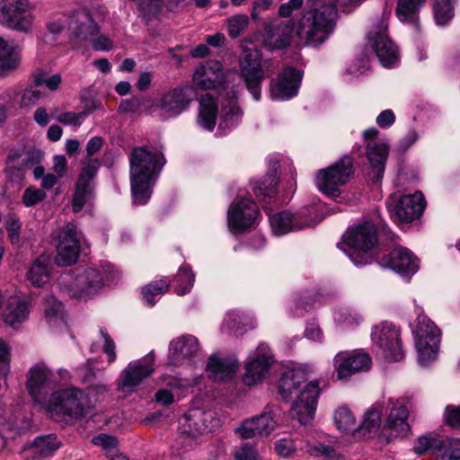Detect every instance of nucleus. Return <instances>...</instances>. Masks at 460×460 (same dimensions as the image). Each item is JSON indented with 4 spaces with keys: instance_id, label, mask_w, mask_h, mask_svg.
<instances>
[{
    "instance_id": "obj_1",
    "label": "nucleus",
    "mask_w": 460,
    "mask_h": 460,
    "mask_svg": "<svg viewBox=\"0 0 460 460\" xmlns=\"http://www.w3.org/2000/svg\"><path fill=\"white\" fill-rule=\"evenodd\" d=\"M279 393L286 400L294 402L291 414L302 425L309 424L314 418L320 394L317 381H307L305 371L301 367L286 370L279 381Z\"/></svg>"
},
{
    "instance_id": "obj_2",
    "label": "nucleus",
    "mask_w": 460,
    "mask_h": 460,
    "mask_svg": "<svg viewBox=\"0 0 460 460\" xmlns=\"http://www.w3.org/2000/svg\"><path fill=\"white\" fill-rule=\"evenodd\" d=\"M164 164V156L160 151L150 150L146 146L132 150L129 156V176L133 204L147 203Z\"/></svg>"
},
{
    "instance_id": "obj_3",
    "label": "nucleus",
    "mask_w": 460,
    "mask_h": 460,
    "mask_svg": "<svg viewBox=\"0 0 460 460\" xmlns=\"http://www.w3.org/2000/svg\"><path fill=\"white\" fill-rule=\"evenodd\" d=\"M118 272L110 262L98 268L76 269L65 272L58 279L60 290L72 298L87 300L98 295L105 284L113 283Z\"/></svg>"
},
{
    "instance_id": "obj_4",
    "label": "nucleus",
    "mask_w": 460,
    "mask_h": 460,
    "mask_svg": "<svg viewBox=\"0 0 460 460\" xmlns=\"http://www.w3.org/2000/svg\"><path fill=\"white\" fill-rule=\"evenodd\" d=\"M338 19L334 4L314 5L303 14L297 25V36L307 45L318 47L332 33Z\"/></svg>"
},
{
    "instance_id": "obj_5",
    "label": "nucleus",
    "mask_w": 460,
    "mask_h": 460,
    "mask_svg": "<svg viewBox=\"0 0 460 460\" xmlns=\"http://www.w3.org/2000/svg\"><path fill=\"white\" fill-rule=\"evenodd\" d=\"M89 396L81 389L68 387L53 391L44 411L57 421L79 420L93 408Z\"/></svg>"
},
{
    "instance_id": "obj_6",
    "label": "nucleus",
    "mask_w": 460,
    "mask_h": 460,
    "mask_svg": "<svg viewBox=\"0 0 460 460\" xmlns=\"http://www.w3.org/2000/svg\"><path fill=\"white\" fill-rule=\"evenodd\" d=\"M376 241V231L373 224L365 222L349 228L338 247L356 266H359L371 261V250Z\"/></svg>"
},
{
    "instance_id": "obj_7",
    "label": "nucleus",
    "mask_w": 460,
    "mask_h": 460,
    "mask_svg": "<svg viewBox=\"0 0 460 460\" xmlns=\"http://www.w3.org/2000/svg\"><path fill=\"white\" fill-rule=\"evenodd\" d=\"M58 376L62 380L68 379L66 369L57 372L49 369L45 364L31 367L26 376V388L33 402L44 410L49 403V392L58 385Z\"/></svg>"
},
{
    "instance_id": "obj_8",
    "label": "nucleus",
    "mask_w": 460,
    "mask_h": 460,
    "mask_svg": "<svg viewBox=\"0 0 460 460\" xmlns=\"http://www.w3.org/2000/svg\"><path fill=\"white\" fill-rule=\"evenodd\" d=\"M155 372V353L149 351L144 357L129 361L120 371L116 389L125 396L136 393L144 382Z\"/></svg>"
},
{
    "instance_id": "obj_9",
    "label": "nucleus",
    "mask_w": 460,
    "mask_h": 460,
    "mask_svg": "<svg viewBox=\"0 0 460 460\" xmlns=\"http://www.w3.org/2000/svg\"><path fill=\"white\" fill-rule=\"evenodd\" d=\"M412 332L419 363L429 366L437 359L441 332L427 315L420 314L416 319Z\"/></svg>"
},
{
    "instance_id": "obj_10",
    "label": "nucleus",
    "mask_w": 460,
    "mask_h": 460,
    "mask_svg": "<svg viewBox=\"0 0 460 460\" xmlns=\"http://www.w3.org/2000/svg\"><path fill=\"white\" fill-rule=\"evenodd\" d=\"M98 31L99 27L87 10H76L72 15L68 32L73 40L76 43L91 41L96 50H110L112 48L111 40L105 36L96 37Z\"/></svg>"
},
{
    "instance_id": "obj_11",
    "label": "nucleus",
    "mask_w": 460,
    "mask_h": 460,
    "mask_svg": "<svg viewBox=\"0 0 460 460\" xmlns=\"http://www.w3.org/2000/svg\"><path fill=\"white\" fill-rule=\"evenodd\" d=\"M33 4L29 0H0V24L22 33L32 30Z\"/></svg>"
},
{
    "instance_id": "obj_12",
    "label": "nucleus",
    "mask_w": 460,
    "mask_h": 460,
    "mask_svg": "<svg viewBox=\"0 0 460 460\" xmlns=\"http://www.w3.org/2000/svg\"><path fill=\"white\" fill-rule=\"evenodd\" d=\"M371 341L376 354L387 361H400L404 353L402 348L400 331L394 324L383 322L375 325Z\"/></svg>"
},
{
    "instance_id": "obj_13",
    "label": "nucleus",
    "mask_w": 460,
    "mask_h": 460,
    "mask_svg": "<svg viewBox=\"0 0 460 460\" xmlns=\"http://www.w3.org/2000/svg\"><path fill=\"white\" fill-rule=\"evenodd\" d=\"M352 172V159L344 156L334 164L318 172L316 186L322 193L336 199L341 194V187L348 182Z\"/></svg>"
},
{
    "instance_id": "obj_14",
    "label": "nucleus",
    "mask_w": 460,
    "mask_h": 460,
    "mask_svg": "<svg viewBox=\"0 0 460 460\" xmlns=\"http://www.w3.org/2000/svg\"><path fill=\"white\" fill-rule=\"evenodd\" d=\"M366 49L373 52L384 67H393L399 62L397 46L387 35V23L382 21L367 34Z\"/></svg>"
},
{
    "instance_id": "obj_15",
    "label": "nucleus",
    "mask_w": 460,
    "mask_h": 460,
    "mask_svg": "<svg viewBox=\"0 0 460 460\" xmlns=\"http://www.w3.org/2000/svg\"><path fill=\"white\" fill-rule=\"evenodd\" d=\"M426 201L420 191L413 194H393L386 200V208L392 219L398 224L411 223L423 213Z\"/></svg>"
},
{
    "instance_id": "obj_16",
    "label": "nucleus",
    "mask_w": 460,
    "mask_h": 460,
    "mask_svg": "<svg viewBox=\"0 0 460 460\" xmlns=\"http://www.w3.org/2000/svg\"><path fill=\"white\" fill-rule=\"evenodd\" d=\"M316 208L311 207L296 214L280 211L270 215L269 222L271 232L274 235L282 236L290 232L314 227L323 219L322 217H313Z\"/></svg>"
},
{
    "instance_id": "obj_17",
    "label": "nucleus",
    "mask_w": 460,
    "mask_h": 460,
    "mask_svg": "<svg viewBox=\"0 0 460 460\" xmlns=\"http://www.w3.org/2000/svg\"><path fill=\"white\" fill-rule=\"evenodd\" d=\"M419 455L430 453L448 460L460 459V438L443 437L437 433H428L419 437L413 446Z\"/></svg>"
},
{
    "instance_id": "obj_18",
    "label": "nucleus",
    "mask_w": 460,
    "mask_h": 460,
    "mask_svg": "<svg viewBox=\"0 0 460 460\" xmlns=\"http://www.w3.org/2000/svg\"><path fill=\"white\" fill-rule=\"evenodd\" d=\"M372 358L364 349L342 350L333 357V369L341 382H349L352 376L371 368Z\"/></svg>"
},
{
    "instance_id": "obj_19",
    "label": "nucleus",
    "mask_w": 460,
    "mask_h": 460,
    "mask_svg": "<svg viewBox=\"0 0 460 460\" xmlns=\"http://www.w3.org/2000/svg\"><path fill=\"white\" fill-rule=\"evenodd\" d=\"M261 214L257 204L250 199L234 201L227 211V226L232 234L242 233L257 226Z\"/></svg>"
},
{
    "instance_id": "obj_20",
    "label": "nucleus",
    "mask_w": 460,
    "mask_h": 460,
    "mask_svg": "<svg viewBox=\"0 0 460 460\" xmlns=\"http://www.w3.org/2000/svg\"><path fill=\"white\" fill-rule=\"evenodd\" d=\"M274 363L270 348L265 342L250 352L245 361V372L243 376L244 385L252 386L263 381L269 375L270 368Z\"/></svg>"
},
{
    "instance_id": "obj_21",
    "label": "nucleus",
    "mask_w": 460,
    "mask_h": 460,
    "mask_svg": "<svg viewBox=\"0 0 460 460\" xmlns=\"http://www.w3.org/2000/svg\"><path fill=\"white\" fill-rule=\"evenodd\" d=\"M221 424L217 413L213 410L191 409L179 420V429L190 437H198L212 432Z\"/></svg>"
},
{
    "instance_id": "obj_22",
    "label": "nucleus",
    "mask_w": 460,
    "mask_h": 460,
    "mask_svg": "<svg viewBox=\"0 0 460 460\" xmlns=\"http://www.w3.org/2000/svg\"><path fill=\"white\" fill-rule=\"evenodd\" d=\"M411 399L408 396L387 400V417L383 430L391 437H404L410 430L408 422Z\"/></svg>"
},
{
    "instance_id": "obj_23",
    "label": "nucleus",
    "mask_w": 460,
    "mask_h": 460,
    "mask_svg": "<svg viewBox=\"0 0 460 460\" xmlns=\"http://www.w3.org/2000/svg\"><path fill=\"white\" fill-rule=\"evenodd\" d=\"M83 234L73 223H67L60 228L57 235L56 262L59 266H68L75 263L81 251Z\"/></svg>"
},
{
    "instance_id": "obj_24",
    "label": "nucleus",
    "mask_w": 460,
    "mask_h": 460,
    "mask_svg": "<svg viewBox=\"0 0 460 460\" xmlns=\"http://www.w3.org/2000/svg\"><path fill=\"white\" fill-rule=\"evenodd\" d=\"M279 413L277 407L267 408L261 414L244 420L235 432L242 438L267 437L278 427Z\"/></svg>"
},
{
    "instance_id": "obj_25",
    "label": "nucleus",
    "mask_w": 460,
    "mask_h": 460,
    "mask_svg": "<svg viewBox=\"0 0 460 460\" xmlns=\"http://www.w3.org/2000/svg\"><path fill=\"white\" fill-rule=\"evenodd\" d=\"M379 131L370 128L363 131L366 155L372 168L373 180L379 181L384 174L389 148L385 142L377 140Z\"/></svg>"
},
{
    "instance_id": "obj_26",
    "label": "nucleus",
    "mask_w": 460,
    "mask_h": 460,
    "mask_svg": "<svg viewBox=\"0 0 460 460\" xmlns=\"http://www.w3.org/2000/svg\"><path fill=\"white\" fill-rule=\"evenodd\" d=\"M196 97L193 87L190 85L177 86L163 94L158 107L165 118H175L188 110Z\"/></svg>"
},
{
    "instance_id": "obj_27",
    "label": "nucleus",
    "mask_w": 460,
    "mask_h": 460,
    "mask_svg": "<svg viewBox=\"0 0 460 460\" xmlns=\"http://www.w3.org/2000/svg\"><path fill=\"white\" fill-rule=\"evenodd\" d=\"M381 267L388 268L405 279H410L420 268L418 258L408 248L394 247L388 254L378 259Z\"/></svg>"
},
{
    "instance_id": "obj_28",
    "label": "nucleus",
    "mask_w": 460,
    "mask_h": 460,
    "mask_svg": "<svg viewBox=\"0 0 460 460\" xmlns=\"http://www.w3.org/2000/svg\"><path fill=\"white\" fill-rule=\"evenodd\" d=\"M237 99V92L234 89L221 95L217 128L219 135L228 134L242 123L243 111L239 106Z\"/></svg>"
},
{
    "instance_id": "obj_29",
    "label": "nucleus",
    "mask_w": 460,
    "mask_h": 460,
    "mask_svg": "<svg viewBox=\"0 0 460 460\" xmlns=\"http://www.w3.org/2000/svg\"><path fill=\"white\" fill-rule=\"evenodd\" d=\"M240 70L247 90L255 101H260L264 71L256 50H245L243 52L240 61Z\"/></svg>"
},
{
    "instance_id": "obj_30",
    "label": "nucleus",
    "mask_w": 460,
    "mask_h": 460,
    "mask_svg": "<svg viewBox=\"0 0 460 460\" xmlns=\"http://www.w3.org/2000/svg\"><path fill=\"white\" fill-rule=\"evenodd\" d=\"M302 78V71L291 66L285 67L270 83L271 98L288 101L296 96Z\"/></svg>"
},
{
    "instance_id": "obj_31",
    "label": "nucleus",
    "mask_w": 460,
    "mask_h": 460,
    "mask_svg": "<svg viewBox=\"0 0 460 460\" xmlns=\"http://www.w3.org/2000/svg\"><path fill=\"white\" fill-rule=\"evenodd\" d=\"M199 353L198 339L191 334H184L170 342L167 363L172 366L181 365L185 360L198 357Z\"/></svg>"
},
{
    "instance_id": "obj_32",
    "label": "nucleus",
    "mask_w": 460,
    "mask_h": 460,
    "mask_svg": "<svg viewBox=\"0 0 460 460\" xmlns=\"http://www.w3.org/2000/svg\"><path fill=\"white\" fill-rule=\"evenodd\" d=\"M222 65L216 60H208L199 65L193 74V84L200 90L219 87L224 82Z\"/></svg>"
},
{
    "instance_id": "obj_33",
    "label": "nucleus",
    "mask_w": 460,
    "mask_h": 460,
    "mask_svg": "<svg viewBox=\"0 0 460 460\" xmlns=\"http://www.w3.org/2000/svg\"><path fill=\"white\" fill-rule=\"evenodd\" d=\"M238 367L239 364L235 358L215 353L208 358L206 370L211 380L222 382L233 379Z\"/></svg>"
},
{
    "instance_id": "obj_34",
    "label": "nucleus",
    "mask_w": 460,
    "mask_h": 460,
    "mask_svg": "<svg viewBox=\"0 0 460 460\" xmlns=\"http://www.w3.org/2000/svg\"><path fill=\"white\" fill-rule=\"evenodd\" d=\"M97 167L94 164L84 166L75 184V190L72 199V208L75 213L83 209L93 195V181Z\"/></svg>"
},
{
    "instance_id": "obj_35",
    "label": "nucleus",
    "mask_w": 460,
    "mask_h": 460,
    "mask_svg": "<svg viewBox=\"0 0 460 460\" xmlns=\"http://www.w3.org/2000/svg\"><path fill=\"white\" fill-rule=\"evenodd\" d=\"M257 322L252 313L232 310L226 314L220 331L223 333L239 336L243 335L247 330L254 329Z\"/></svg>"
},
{
    "instance_id": "obj_36",
    "label": "nucleus",
    "mask_w": 460,
    "mask_h": 460,
    "mask_svg": "<svg viewBox=\"0 0 460 460\" xmlns=\"http://www.w3.org/2000/svg\"><path fill=\"white\" fill-rule=\"evenodd\" d=\"M31 305L27 299L20 296H11L4 309V323L13 329H17L25 322L30 314Z\"/></svg>"
},
{
    "instance_id": "obj_37",
    "label": "nucleus",
    "mask_w": 460,
    "mask_h": 460,
    "mask_svg": "<svg viewBox=\"0 0 460 460\" xmlns=\"http://www.w3.org/2000/svg\"><path fill=\"white\" fill-rule=\"evenodd\" d=\"M162 385L165 387L160 388L155 394V402L163 406H169L175 402V390H181L190 386V384L175 376L163 375L160 377Z\"/></svg>"
},
{
    "instance_id": "obj_38",
    "label": "nucleus",
    "mask_w": 460,
    "mask_h": 460,
    "mask_svg": "<svg viewBox=\"0 0 460 460\" xmlns=\"http://www.w3.org/2000/svg\"><path fill=\"white\" fill-rule=\"evenodd\" d=\"M218 112L217 102L211 95L205 94L199 101V111L197 117L198 126L202 129L212 131L216 127Z\"/></svg>"
},
{
    "instance_id": "obj_39",
    "label": "nucleus",
    "mask_w": 460,
    "mask_h": 460,
    "mask_svg": "<svg viewBox=\"0 0 460 460\" xmlns=\"http://www.w3.org/2000/svg\"><path fill=\"white\" fill-rule=\"evenodd\" d=\"M26 278L31 285L36 288L47 284L50 279L49 258L46 256L37 258L29 268Z\"/></svg>"
},
{
    "instance_id": "obj_40",
    "label": "nucleus",
    "mask_w": 460,
    "mask_h": 460,
    "mask_svg": "<svg viewBox=\"0 0 460 460\" xmlns=\"http://www.w3.org/2000/svg\"><path fill=\"white\" fill-rule=\"evenodd\" d=\"M277 183V170L272 168L262 181L253 183L252 190L255 197L264 204L270 203L276 195Z\"/></svg>"
},
{
    "instance_id": "obj_41",
    "label": "nucleus",
    "mask_w": 460,
    "mask_h": 460,
    "mask_svg": "<svg viewBox=\"0 0 460 460\" xmlns=\"http://www.w3.org/2000/svg\"><path fill=\"white\" fill-rule=\"evenodd\" d=\"M59 447L60 442L57 437L49 434L36 438L31 446L24 448V451H31L37 458H41L51 456Z\"/></svg>"
},
{
    "instance_id": "obj_42",
    "label": "nucleus",
    "mask_w": 460,
    "mask_h": 460,
    "mask_svg": "<svg viewBox=\"0 0 460 460\" xmlns=\"http://www.w3.org/2000/svg\"><path fill=\"white\" fill-rule=\"evenodd\" d=\"M384 406L381 403L373 404L364 414L359 426L360 430L368 436L376 434L382 424Z\"/></svg>"
},
{
    "instance_id": "obj_43",
    "label": "nucleus",
    "mask_w": 460,
    "mask_h": 460,
    "mask_svg": "<svg viewBox=\"0 0 460 460\" xmlns=\"http://www.w3.org/2000/svg\"><path fill=\"white\" fill-rule=\"evenodd\" d=\"M19 63V50L0 38V75L14 70Z\"/></svg>"
},
{
    "instance_id": "obj_44",
    "label": "nucleus",
    "mask_w": 460,
    "mask_h": 460,
    "mask_svg": "<svg viewBox=\"0 0 460 460\" xmlns=\"http://www.w3.org/2000/svg\"><path fill=\"white\" fill-rule=\"evenodd\" d=\"M43 307L45 321L50 328H58L64 323L63 306L55 296H46Z\"/></svg>"
},
{
    "instance_id": "obj_45",
    "label": "nucleus",
    "mask_w": 460,
    "mask_h": 460,
    "mask_svg": "<svg viewBox=\"0 0 460 460\" xmlns=\"http://www.w3.org/2000/svg\"><path fill=\"white\" fill-rule=\"evenodd\" d=\"M292 28L281 23L268 31L266 44L271 49H281L286 48L291 39Z\"/></svg>"
},
{
    "instance_id": "obj_46",
    "label": "nucleus",
    "mask_w": 460,
    "mask_h": 460,
    "mask_svg": "<svg viewBox=\"0 0 460 460\" xmlns=\"http://www.w3.org/2000/svg\"><path fill=\"white\" fill-rule=\"evenodd\" d=\"M335 323L342 330L353 329L362 322L361 314L351 307L342 306L333 313Z\"/></svg>"
},
{
    "instance_id": "obj_47",
    "label": "nucleus",
    "mask_w": 460,
    "mask_h": 460,
    "mask_svg": "<svg viewBox=\"0 0 460 460\" xmlns=\"http://www.w3.org/2000/svg\"><path fill=\"white\" fill-rule=\"evenodd\" d=\"M333 422L340 431L345 433L352 432L358 428L355 414L345 405L339 406L334 410Z\"/></svg>"
},
{
    "instance_id": "obj_48",
    "label": "nucleus",
    "mask_w": 460,
    "mask_h": 460,
    "mask_svg": "<svg viewBox=\"0 0 460 460\" xmlns=\"http://www.w3.org/2000/svg\"><path fill=\"white\" fill-rule=\"evenodd\" d=\"M426 0H398L396 15L402 22L414 23L420 6Z\"/></svg>"
},
{
    "instance_id": "obj_49",
    "label": "nucleus",
    "mask_w": 460,
    "mask_h": 460,
    "mask_svg": "<svg viewBox=\"0 0 460 460\" xmlns=\"http://www.w3.org/2000/svg\"><path fill=\"white\" fill-rule=\"evenodd\" d=\"M195 281V274L189 265L180 267L177 274L172 281L174 291L179 296H183L190 291Z\"/></svg>"
},
{
    "instance_id": "obj_50",
    "label": "nucleus",
    "mask_w": 460,
    "mask_h": 460,
    "mask_svg": "<svg viewBox=\"0 0 460 460\" xmlns=\"http://www.w3.org/2000/svg\"><path fill=\"white\" fill-rule=\"evenodd\" d=\"M306 453L314 457L324 456L327 460H340L341 455L331 446L320 442L305 440Z\"/></svg>"
},
{
    "instance_id": "obj_51",
    "label": "nucleus",
    "mask_w": 460,
    "mask_h": 460,
    "mask_svg": "<svg viewBox=\"0 0 460 460\" xmlns=\"http://www.w3.org/2000/svg\"><path fill=\"white\" fill-rule=\"evenodd\" d=\"M438 2L434 0L433 14L436 23L442 26L454 17V0H442L438 3V6L437 5Z\"/></svg>"
},
{
    "instance_id": "obj_52",
    "label": "nucleus",
    "mask_w": 460,
    "mask_h": 460,
    "mask_svg": "<svg viewBox=\"0 0 460 460\" xmlns=\"http://www.w3.org/2000/svg\"><path fill=\"white\" fill-rule=\"evenodd\" d=\"M168 288L169 283L166 279L151 282L142 288V296L144 301L148 305H154L156 296H161L165 291H167Z\"/></svg>"
},
{
    "instance_id": "obj_53",
    "label": "nucleus",
    "mask_w": 460,
    "mask_h": 460,
    "mask_svg": "<svg viewBox=\"0 0 460 460\" xmlns=\"http://www.w3.org/2000/svg\"><path fill=\"white\" fill-rule=\"evenodd\" d=\"M250 19L244 13H237L226 20L227 32L230 38L235 39L243 32L248 25Z\"/></svg>"
},
{
    "instance_id": "obj_54",
    "label": "nucleus",
    "mask_w": 460,
    "mask_h": 460,
    "mask_svg": "<svg viewBox=\"0 0 460 460\" xmlns=\"http://www.w3.org/2000/svg\"><path fill=\"white\" fill-rule=\"evenodd\" d=\"M95 109H97L96 104H94L93 108H87L82 112H62L56 116L53 115V118L62 124L78 127Z\"/></svg>"
},
{
    "instance_id": "obj_55",
    "label": "nucleus",
    "mask_w": 460,
    "mask_h": 460,
    "mask_svg": "<svg viewBox=\"0 0 460 460\" xmlns=\"http://www.w3.org/2000/svg\"><path fill=\"white\" fill-rule=\"evenodd\" d=\"M72 13L68 18H57L53 19L47 24V33L45 35L46 40L49 41H54L58 35H59L65 29V25L68 26L72 15L75 13Z\"/></svg>"
},
{
    "instance_id": "obj_56",
    "label": "nucleus",
    "mask_w": 460,
    "mask_h": 460,
    "mask_svg": "<svg viewBox=\"0 0 460 460\" xmlns=\"http://www.w3.org/2000/svg\"><path fill=\"white\" fill-rule=\"evenodd\" d=\"M61 83V76L59 74L52 75L48 76L44 72H38L33 75V84L35 86L45 85L51 91H55L58 88Z\"/></svg>"
},
{
    "instance_id": "obj_57",
    "label": "nucleus",
    "mask_w": 460,
    "mask_h": 460,
    "mask_svg": "<svg viewBox=\"0 0 460 460\" xmlns=\"http://www.w3.org/2000/svg\"><path fill=\"white\" fill-rule=\"evenodd\" d=\"M47 197L46 193L38 188L28 187L23 191L22 200V204L27 207H33L40 203Z\"/></svg>"
},
{
    "instance_id": "obj_58",
    "label": "nucleus",
    "mask_w": 460,
    "mask_h": 460,
    "mask_svg": "<svg viewBox=\"0 0 460 460\" xmlns=\"http://www.w3.org/2000/svg\"><path fill=\"white\" fill-rule=\"evenodd\" d=\"M274 448L276 453L284 458L292 456L296 451V443L291 438L278 439L275 442Z\"/></svg>"
},
{
    "instance_id": "obj_59",
    "label": "nucleus",
    "mask_w": 460,
    "mask_h": 460,
    "mask_svg": "<svg viewBox=\"0 0 460 460\" xmlns=\"http://www.w3.org/2000/svg\"><path fill=\"white\" fill-rule=\"evenodd\" d=\"M370 68L369 58L359 57L357 58L349 66L347 67V74L351 77H358L363 75Z\"/></svg>"
},
{
    "instance_id": "obj_60",
    "label": "nucleus",
    "mask_w": 460,
    "mask_h": 460,
    "mask_svg": "<svg viewBox=\"0 0 460 460\" xmlns=\"http://www.w3.org/2000/svg\"><path fill=\"white\" fill-rule=\"evenodd\" d=\"M95 446L101 447L108 456L110 453L115 452L117 448V439L107 434H100L92 439Z\"/></svg>"
},
{
    "instance_id": "obj_61",
    "label": "nucleus",
    "mask_w": 460,
    "mask_h": 460,
    "mask_svg": "<svg viewBox=\"0 0 460 460\" xmlns=\"http://www.w3.org/2000/svg\"><path fill=\"white\" fill-rule=\"evenodd\" d=\"M35 87V85H31L23 91L21 101V105L22 107H31L36 104L43 97V93Z\"/></svg>"
},
{
    "instance_id": "obj_62",
    "label": "nucleus",
    "mask_w": 460,
    "mask_h": 460,
    "mask_svg": "<svg viewBox=\"0 0 460 460\" xmlns=\"http://www.w3.org/2000/svg\"><path fill=\"white\" fill-rule=\"evenodd\" d=\"M100 333L103 341V351L108 356L109 364H111L117 358L116 345L106 331L101 330Z\"/></svg>"
},
{
    "instance_id": "obj_63",
    "label": "nucleus",
    "mask_w": 460,
    "mask_h": 460,
    "mask_svg": "<svg viewBox=\"0 0 460 460\" xmlns=\"http://www.w3.org/2000/svg\"><path fill=\"white\" fill-rule=\"evenodd\" d=\"M446 422L454 428H460V406L448 405L445 409Z\"/></svg>"
},
{
    "instance_id": "obj_64",
    "label": "nucleus",
    "mask_w": 460,
    "mask_h": 460,
    "mask_svg": "<svg viewBox=\"0 0 460 460\" xmlns=\"http://www.w3.org/2000/svg\"><path fill=\"white\" fill-rule=\"evenodd\" d=\"M10 354L7 345L0 341V377H5L10 370Z\"/></svg>"
}]
</instances>
